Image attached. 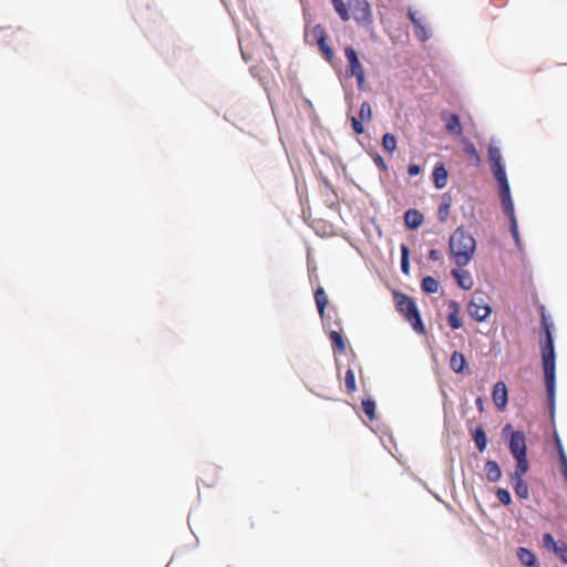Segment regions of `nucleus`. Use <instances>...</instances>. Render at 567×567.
I'll return each instance as SVG.
<instances>
[{"instance_id":"10","label":"nucleus","mask_w":567,"mask_h":567,"mask_svg":"<svg viewBox=\"0 0 567 567\" xmlns=\"http://www.w3.org/2000/svg\"><path fill=\"white\" fill-rule=\"evenodd\" d=\"M433 183L436 189H443L449 179V171L445 167V164L442 162H437L432 172Z\"/></svg>"},{"instance_id":"9","label":"nucleus","mask_w":567,"mask_h":567,"mask_svg":"<svg viewBox=\"0 0 567 567\" xmlns=\"http://www.w3.org/2000/svg\"><path fill=\"white\" fill-rule=\"evenodd\" d=\"M492 396H493L495 406L499 411L505 410V408L508 403V391H507L506 384L503 381H497L494 384L493 391H492Z\"/></svg>"},{"instance_id":"54","label":"nucleus","mask_w":567,"mask_h":567,"mask_svg":"<svg viewBox=\"0 0 567 567\" xmlns=\"http://www.w3.org/2000/svg\"><path fill=\"white\" fill-rule=\"evenodd\" d=\"M560 473H561L563 477L565 478V481L567 483V467L566 468H561Z\"/></svg>"},{"instance_id":"40","label":"nucleus","mask_w":567,"mask_h":567,"mask_svg":"<svg viewBox=\"0 0 567 567\" xmlns=\"http://www.w3.org/2000/svg\"><path fill=\"white\" fill-rule=\"evenodd\" d=\"M509 231H511V235L515 241V246L518 250H522L523 249V245H522V240H520V236H519V231H518V223H515V224H512L509 225Z\"/></svg>"},{"instance_id":"45","label":"nucleus","mask_w":567,"mask_h":567,"mask_svg":"<svg viewBox=\"0 0 567 567\" xmlns=\"http://www.w3.org/2000/svg\"><path fill=\"white\" fill-rule=\"evenodd\" d=\"M408 18L410 19L412 25H415L423 19L421 17H417L416 11L412 10L411 8L408 10Z\"/></svg>"},{"instance_id":"49","label":"nucleus","mask_w":567,"mask_h":567,"mask_svg":"<svg viewBox=\"0 0 567 567\" xmlns=\"http://www.w3.org/2000/svg\"><path fill=\"white\" fill-rule=\"evenodd\" d=\"M441 258H442V255L437 249H430L429 259H431L432 261H439V260H441Z\"/></svg>"},{"instance_id":"15","label":"nucleus","mask_w":567,"mask_h":567,"mask_svg":"<svg viewBox=\"0 0 567 567\" xmlns=\"http://www.w3.org/2000/svg\"><path fill=\"white\" fill-rule=\"evenodd\" d=\"M487 156L489 162V169L502 167L505 165L503 162L501 148L494 143V140H492L488 145Z\"/></svg>"},{"instance_id":"26","label":"nucleus","mask_w":567,"mask_h":567,"mask_svg":"<svg viewBox=\"0 0 567 567\" xmlns=\"http://www.w3.org/2000/svg\"><path fill=\"white\" fill-rule=\"evenodd\" d=\"M451 204H452L451 196L447 193L443 194L442 200H441V203L439 205V209H437V217H439L440 221H442V223L446 221V219L449 217Z\"/></svg>"},{"instance_id":"43","label":"nucleus","mask_w":567,"mask_h":567,"mask_svg":"<svg viewBox=\"0 0 567 567\" xmlns=\"http://www.w3.org/2000/svg\"><path fill=\"white\" fill-rule=\"evenodd\" d=\"M422 172V168L419 164H415V163H410L408 165V174L409 176L411 177H414V176H417L420 175Z\"/></svg>"},{"instance_id":"22","label":"nucleus","mask_w":567,"mask_h":567,"mask_svg":"<svg viewBox=\"0 0 567 567\" xmlns=\"http://www.w3.org/2000/svg\"><path fill=\"white\" fill-rule=\"evenodd\" d=\"M491 173L497 183L498 190L511 188L505 165L502 167L492 168Z\"/></svg>"},{"instance_id":"50","label":"nucleus","mask_w":567,"mask_h":567,"mask_svg":"<svg viewBox=\"0 0 567 567\" xmlns=\"http://www.w3.org/2000/svg\"><path fill=\"white\" fill-rule=\"evenodd\" d=\"M475 405L480 412L484 411V399L482 396H477L475 400Z\"/></svg>"},{"instance_id":"55","label":"nucleus","mask_w":567,"mask_h":567,"mask_svg":"<svg viewBox=\"0 0 567 567\" xmlns=\"http://www.w3.org/2000/svg\"><path fill=\"white\" fill-rule=\"evenodd\" d=\"M241 55H243V59L247 61V54L241 50Z\"/></svg>"},{"instance_id":"11","label":"nucleus","mask_w":567,"mask_h":567,"mask_svg":"<svg viewBox=\"0 0 567 567\" xmlns=\"http://www.w3.org/2000/svg\"><path fill=\"white\" fill-rule=\"evenodd\" d=\"M405 227L410 230L417 229L424 221L423 214L415 209V208H409L404 212L403 215Z\"/></svg>"},{"instance_id":"1","label":"nucleus","mask_w":567,"mask_h":567,"mask_svg":"<svg viewBox=\"0 0 567 567\" xmlns=\"http://www.w3.org/2000/svg\"><path fill=\"white\" fill-rule=\"evenodd\" d=\"M540 355L546 390L547 409L551 421L556 413V351L554 343V323L543 310L540 318Z\"/></svg>"},{"instance_id":"47","label":"nucleus","mask_w":567,"mask_h":567,"mask_svg":"<svg viewBox=\"0 0 567 567\" xmlns=\"http://www.w3.org/2000/svg\"><path fill=\"white\" fill-rule=\"evenodd\" d=\"M554 442H555V447H556V451H557V455L561 453V451H565L564 450V446H563V443H561V440L558 435V433L555 431L554 433Z\"/></svg>"},{"instance_id":"52","label":"nucleus","mask_w":567,"mask_h":567,"mask_svg":"<svg viewBox=\"0 0 567 567\" xmlns=\"http://www.w3.org/2000/svg\"><path fill=\"white\" fill-rule=\"evenodd\" d=\"M491 350H492V351H495V354L499 353V352H501L499 342L494 343V344L492 346V349H491Z\"/></svg>"},{"instance_id":"38","label":"nucleus","mask_w":567,"mask_h":567,"mask_svg":"<svg viewBox=\"0 0 567 567\" xmlns=\"http://www.w3.org/2000/svg\"><path fill=\"white\" fill-rule=\"evenodd\" d=\"M344 382H346V388L349 392H354L357 390L355 377H354L353 370H351V369L347 370Z\"/></svg>"},{"instance_id":"6","label":"nucleus","mask_w":567,"mask_h":567,"mask_svg":"<svg viewBox=\"0 0 567 567\" xmlns=\"http://www.w3.org/2000/svg\"><path fill=\"white\" fill-rule=\"evenodd\" d=\"M467 312L477 322L485 321L492 313V307L483 293H474L467 305Z\"/></svg>"},{"instance_id":"13","label":"nucleus","mask_w":567,"mask_h":567,"mask_svg":"<svg viewBox=\"0 0 567 567\" xmlns=\"http://www.w3.org/2000/svg\"><path fill=\"white\" fill-rule=\"evenodd\" d=\"M452 277L455 279L457 286L463 290L472 289L474 281L472 275L467 270L452 269Z\"/></svg>"},{"instance_id":"18","label":"nucleus","mask_w":567,"mask_h":567,"mask_svg":"<svg viewBox=\"0 0 567 567\" xmlns=\"http://www.w3.org/2000/svg\"><path fill=\"white\" fill-rule=\"evenodd\" d=\"M516 462L514 472L509 474L511 480L524 478L525 474L529 471V461L527 456L513 457Z\"/></svg>"},{"instance_id":"51","label":"nucleus","mask_w":567,"mask_h":567,"mask_svg":"<svg viewBox=\"0 0 567 567\" xmlns=\"http://www.w3.org/2000/svg\"><path fill=\"white\" fill-rule=\"evenodd\" d=\"M346 102L348 103L349 109H351L352 107V96H351V93H346Z\"/></svg>"},{"instance_id":"20","label":"nucleus","mask_w":567,"mask_h":567,"mask_svg":"<svg viewBox=\"0 0 567 567\" xmlns=\"http://www.w3.org/2000/svg\"><path fill=\"white\" fill-rule=\"evenodd\" d=\"M472 439L475 443L476 449L483 453L488 444L486 432L482 425H478L472 432Z\"/></svg>"},{"instance_id":"30","label":"nucleus","mask_w":567,"mask_h":567,"mask_svg":"<svg viewBox=\"0 0 567 567\" xmlns=\"http://www.w3.org/2000/svg\"><path fill=\"white\" fill-rule=\"evenodd\" d=\"M463 152L465 153V155L468 156L471 163L474 166H478L481 164L480 154H478L475 145L472 142L466 141L463 143Z\"/></svg>"},{"instance_id":"19","label":"nucleus","mask_w":567,"mask_h":567,"mask_svg":"<svg viewBox=\"0 0 567 567\" xmlns=\"http://www.w3.org/2000/svg\"><path fill=\"white\" fill-rule=\"evenodd\" d=\"M315 300L318 312L322 321L326 322V308L329 301L326 291L321 286L317 287V289L315 290Z\"/></svg>"},{"instance_id":"8","label":"nucleus","mask_w":567,"mask_h":567,"mask_svg":"<svg viewBox=\"0 0 567 567\" xmlns=\"http://www.w3.org/2000/svg\"><path fill=\"white\" fill-rule=\"evenodd\" d=\"M498 195H499L503 212L506 215V217L508 218V224L512 225V224L517 223V218L515 215V206H514V200L512 197L511 188L498 190Z\"/></svg>"},{"instance_id":"12","label":"nucleus","mask_w":567,"mask_h":567,"mask_svg":"<svg viewBox=\"0 0 567 567\" xmlns=\"http://www.w3.org/2000/svg\"><path fill=\"white\" fill-rule=\"evenodd\" d=\"M449 315H447V323L449 326L453 329V330H457L460 328H462L463 326V322L460 318V312H461V306L457 301L455 300H450L449 303Z\"/></svg>"},{"instance_id":"14","label":"nucleus","mask_w":567,"mask_h":567,"mask_svg":"<svg viewBox=\"0 0 567 567\" xmlns=\"http://www.w3.org/2000/svg\"><path fill=\"white\" fill-rule=\"evenodd\" d=\"M484 472L487 482L496 483L502 478V468L499 464L494 460H487L484 464Z\"/></svg>"},{"instance_id":"24","label":"nucleus","mask_w":567,"mask_h":567,"mask_svg":"<svg viewBox=\"0 0 567 567\" xmlns=\"http://www.w3.org/2000/svg\"><path fill=\"white\" fill-rule=\"evenodd\" d=\"M515 495L519 499H527L529 497V487L524 478L511 480Z\"/></svg>"},{"instance_id":"25","label":"nucleus","mask_w":567,"mask_h":567,"mask_svg":"<svg viewBox=\"0 0 567 567\" xmlns=\"http://www.w3.org/2000/svg\"><path fill=\"white\" fill-rule=\"evenodd\" d=\"M329 338L331 340L334 353H342L346 351V341L340 331L331 330L329 332Z\"/></svg>"},{"instance_id":"41","label":"nucleus","mask_w":567,"mask_h":567,"mask_svg":"<svg viewBox=\"0 0 567 567\" xmlns=\"http://www.w3.org/2000/svg\"><path fill=\"white\" fill-rule=\"evenodd\" d=\"M351 126L355 134L361 135L364 133V126L361 120H358L355 116H350Z\"/></svg>"},{"instance_id":"27","label":"nucleus","mask_w":567,"mask_h":567,"mask_svg":"<svg viewBox=\"0 0 567 567\" xmlns=\"http://www.w3.org/2000/svg\"><path fill=\"white\" fill-rule=\"evenodd\" d=\"M440 288V282L432 276H424L421 280V289L424 293H436Z\"/></svg>"},{"instance_id":"2","label":"nucleus","mask_w":567,"mask_h":567,"mask_svg":"<svg viewBox=\"0 0 567 567\" xmlns=\"http://www.w3.org/2000/svg\"><path fill=\"white\" fill-rule=\"evenodd\" d=\"M449 247L455 264L464 267L470 264L475 254L476 240L463 226H460L451 235Z\"/></svg>"},{"instance_id":"3","label":"nucleus","mask_w":567,"mask_h":567,"mask_svg":"<svg viewBox=\"0 0 567 567\" xmlns=\"http://www.w3.org/2000/svg\"><path fill=\"white\" fill-rule=\"evenodd\" d=\"M393 299L395 301V308L398 312L405 318V320L411 324L412 329L416 333H425L424 322L413 298L403 292L394 291Z\"/></svg>"},{"instance_id":"16","label":"nucleus","mask_w":567,"mask_h":567,"mask_svg":"<svg viewBox=\"0 0 567 567\" xmlns=\"http://www.w3.org/2000/svg\"><path fill=\"white\" fill-rule=\"evenodd\" d=\"M516 556L522 565L526 567H537L538 559L534 551L527 547H518L516 550Z\"/></svg>"},{"instance_id":"5","label":"nucleus","mask_w":567,"mask_h":567,"mask_svg":"<svg viewBox=\"0 0 567 567\" xmlns=\"http://www.w3.org/2000/svg\"><path fill=\"white\" fill-rule=\"evenodd\" d=\"M344 55L349 63L348 66L346 68L347 76L355 78L358 89L361 91L364 90L365 73L360 62L357 50L351 45H347L344 48Z\"/></svg>"},{"instance_id":"33","label":"nucleus","mask_w":567,"mask_h":567,"mask_svg":"<svg viewBox=\"0 0 567 567\" xmlns=\"http://www.w3.org/2000/svg\"><path fill=\"white\" fill-rule=\"evenodd\" d=\"M334 11L338 13L339 18L347 22L350 20V13L347 4L342 0H331Z\"/></svg>"},{"instance_id":"42","label":"nucleus","mask_w":567,"mask_h":567,"mask_svg":"<svg viewBox=\"0 0 567 567\" xmlns=\"http://www.w3.org/2000/svg\"><path fill=\"white\" fill-rule=\"evenodd\" d=\"M372 159L373 163L378 166V168H380L381 171H388V165L384 158L378 152H374L372 154Z\"/></svg>"},{"instance_id":"29","label":"nucleus","mask_w":567,"mask_h":567,"mask_svg":"<svg viewBox=\"0 0 567 567\" xmlns=\"http://www.w3.org/2000/svg\"><path fill=\"white\" fill-rule=\"evenodd\" d=\"M312 34L316 39L319 51H321L327 45H329L327 43V38H328L327 32L322 24H320V23L316 24L312 29Z\"/></svg>"},{"instance_id":"35","label":"nucleus","mask_w":567,"mask_h":567,"mask_svg":"<svg viewBox=\"0 0 567 567\" xmlns=\"http://www.w3.org/2000/svg\"><path fill=\"white\" fill-rule=\"evenodd\" d=\"M496 497L504 506H509L513 502L509 491L504 487L496 489Z\"/></svg>"},{"instance_id":"17","label":"nucleus","mask_w":567,"mask_h":567,"mask_svg":"<svg viewBox=\"0 0 567 567\" xmlns=\"http://www.w3.org/2000/svg\"><path fill=\"white\" fill-rule=\"evenodd\" d=\"M442 118L445 122V130L449 133H454L457 135L463 134L461 118L456 113H450V114H447V116H445V114H443Z\"/></svg>"},{"instance_id":"7","label":"nucleus","mask_w":567,"mask_h":567,"mask_svg":"<svg viewBox=\"0 0 567 567\" xmlns=\"http://www.w3.org/2000/svg\"><path fill=\"white\" fill-rule=\"evenodd\" d=\"M349 6L353 11V19L359 24L368 25L372 23V12L367 0H350Z\"/></svg>"},{"instance_id":"4","label":"nucleus","mask_w":567,"mask_h":567,"mask_svg":"<svg viewBox=\"0 0 567 567\" xmlns=\"http://www.w3.org/2000/svg\"><path fill=\"white\" fill-rule=\"evenodd\" d=\"M502 436L507 443L512 457L527 456L528 447L523 431H515L511 423L502 430Z\"/></svg>"},{"instance_id":"32","label":"nucleus","mask_w":567,"mask_h":567,"mask_svg":"<svg viewBox=\"0 0 567 567\" xmlns=\"http://www.w3.org/2000/svg\"><path fill=\"white\" fill-rule=\"evenodd\" d=\"M362 409L364 414L368 416L370 421L375 419V412H377V403L375 400L371 396L362 399L361 402Z\"/></svg>"},{"instance_id":"31","label":"nucleus","mask_w":567,"mask_h":567,"mask_svg":"<svg viewBox=\"0 0 567 567\" xmlns=\"http://www.w3.org/2000/svg\"><path fill=\"white\" fill-rule=\"evenodd\" d=\"M400 252H401V260H400L401 271L404 275H409L410 274V248H409V246L406 244H401Z\"/></svg>"},{"instance_id":"46","label":"nucleus","mask_w":567,"mask_h":567,"mask_svg":"<svg viewBox=\"0 0 567 567\" xmlns=\"http://www.w3.org/2000/svg\"><path fill=\"white\" fill-rule=\"evenodd\" d=\"M554 442H555V447H556V451H557V455L561 453V451H565L564 450V446H563V443H561V440L558 435V433L555 431L554 433Z\"/></svg>"},{"instance_id":"21","label":"nucleus","mask_w":567,"mask_h":567,"mask_svg":"<svg viewBox=\"0 0 567 567\" xmlns=\"http://www.w3.org/2000/svg\"><path fill=\"white\" fill-rule=\"evenodd\" d=\"M466 367H467V362H466L465 355L462 352L454 351L450 359V368L455 373L462 374V373H464Z\"/></svg>"},{"instance_id":"44","label":"nucleus","mask_w":567,"mask_h":567,"mask_svg":"<svg viewBox=\"0 0 567 567\" xmlns=\"http://www.w3.org/2000/svg\"><path fill=\"white\" fill-rule=\"evenodd\" d=\"M321 54L323 55L324 60L328 62H332L334 58V52L330 45H327L324 49H322Z\"/></svg>"},{"instance_id":"23","label":"nucleus","mask_w":567,"mask_h":567,"mask_svg":"<svg viewBox=\"0 0 567 567\" xmlns=\"http://www.w3.org/2000/svg\"><path fill=\"white\" fill-rule=\"evenodd\" d=\"M414 34L420 42H426L432 38V30L425 23V20L422 19L415 25H413Z\"/></svg>"},{"instance_id":"53","label":"nucleus","mask_w":567,"mask_h":567,"mask_svg":"<svg viewBox=\"0 0 567 567\" xmlns=\"http://www.w3.org/2000/svg\"><path fill=\"white\" fill-rule=\"evenodd\" d=\"M331 317L330 313L326 315V322L322 321L323 327L330 326Z\"/></svg>"},{"instance_id":"37","label":"nucleus","mask_w":567,"mask_h":567,"mask_svg":"<svg viewBox=\"0 0 567 567\" xmlns=\"http://www.w3.org/2000/svg\"><path fill=\"white\" fill-rule=\"evenodd\" d=\"M359 116L361 121L370 122L372 118V109L369 102L364 101L360 105Z\"/></svg>"},{"instance_id":"34","label":"nucleus","mask_w":567,"mask_h":567,"mask_svg":"<svg viewBox=\"0 0 567 567\" xmlns=\"http://www.w3.org/2000/svg\"><path fill=\"white\" fill-rule=\"evenodd\" d=\"M381 144L386 152L392 154L396 150L395 135L389 132L383 134Z\"/></svg>"},{"instance_id":"36","label":"nucleus","mask_w":567,"mask_h":567,"mask_svg":"<svg viewBox=\"0 0 567 567\" xmlns=\"http://www.w3.org/2000/svg\"><path fill=\"white\" fill-rule=\"evenodd\" d=\"M553 554H555L559 560L567 565V544L564 542H559V544L551 550Z\"/></svg>"},{"instance_id":"48","label":"nucleus","mask_w":567,"mask_h":567,"mask_svg":"<svg viewBox=\"0 0 567 567\" xmlns=\"http://www.w3.org/2000/svg\"><path fill=\"white\" fill-rule=\"evenodd\" d=\"M558 463L560 470L567 467V454L565 451H561V453L558 454Z\"/></svg>"},{"instance_id":"28","label":"nucleus","mask_w":567,"mask_h":567,"mask_svg":"<svg viewBox=\"0 0 567 567\" xmlns=\"http://www.w3.org/2000/svg\"><path fill=\"white\" fill-rule=\"evenodd\" d=\"M312 34L316 39L319 51H321L327 45H329L327 43V38H328L327 32L322 24H320V23L316 24L312 29Z\"/></svg>"},{"instance_id":"39","label":"nucleus","mask_w":567,"mask_h":567,"mask_svg":"<svg viewBox=\"0 0 567 567\" xmlns=\"http://www.w3.org/2000/svg\"><path fill=\"white\" fill-rule=\"evenodd\" d=\"M559 544L556 542L554 536L550 533H545L543 535V546L546 550L550 551Z\"/></svg>"}]
</instances>
